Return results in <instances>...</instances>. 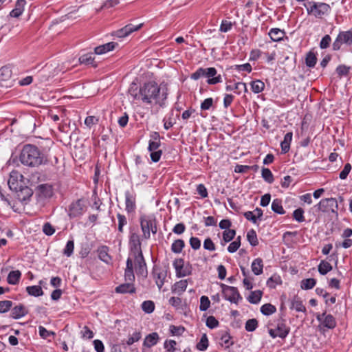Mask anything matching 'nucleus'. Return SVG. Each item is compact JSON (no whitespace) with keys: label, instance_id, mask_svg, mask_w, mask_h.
<instances>
[{"label":"nucleus","instance_id":"obj_29","mask_svg":"<svg viewBox=\"0 0 352 352\" xmlns=\"http://www.w3.org/2000/svg\"><path fill=\"white\" fill-rule=\"evenodd\" d=\"M290 309H295L298 312H306V307L302 303L300 298L298 296H295L291 301Z\"/></svg>","mask_w":352,"mask_h":352},{"label":"nucleus","instance_id":"obj_44","mask_svg":"<svg viewBox=\"0 0 352 352\" xmlns=\"http://www.w3.org/2000/svg\"><path fill=\"white\" fill-rule=\"evenodd\" d=\"M317 62V58L314 53L309 52L307 54L305 58L306 65L309 67H314Z\"/></svg>","mask_w":352,"mask_h":352},{"label":"nucleus","instance_id":"obj_33","mask_svg":"<svg viewBox=\"0 0 352 352\" xmlns=\"http://www.w3.org/2000/svg\"><path fill=\"white\" fill-rule=\"evenodd\" d=\"M21 273L19 270L11 271L7 277V281L10 285H16L20 280Z\"/></svg>","mask_w":352,"mask_h":352},{"label":"nucleus","instance_id":"obj_59","mask_svg":"<svg viewBox=\"0 0 352 352\" xmlns=\"http://www.w3.org/2000/svg\"><path fill=\"white\" fill-rule=\"evenodd\" d=\"M210 305V301L208 298V297L206 296H202L200 298V305H199V309L201 311H206Z\"/></svg>","mask_w":352,"mask_h":352},{"label":"nucleus","instance_id":"obj_35","mask_svg":"<svg viewBox=\"0 0 352 352\" xmlns=\"http://www.w3.org/2000/svg\"><path fill=\"white\" fill-rule=\"evenodd\" d=\"M252 91L254 94H259L265 89V83L260 80H255L250 82Z\"/></svg>","mask_w":352,"mask_h":352},{"label":"nucleus","instance_id":"obj_6","mask_svg":"<svg viewBox=\"0 0 352 352\" xmlns=\"http://www.w3.org/2000/svg\"><path fill=\"white\" fill-rule=\"evenodd\" d=\"M338 201L336 198H325L320 201V202L314 206V208L319 212L323 213H335L338 214Z\"/></svg>","mask_w":352,"mask_h":352},{"label":"nucleus","instance_id":"obj_15","mask_svg":"<svg viewBox=\"0 0 352 352\" xmlns=\"http://www.w3.org/2000/svg\"><path fill=\"white\" fill-rule=\"evenodd\" d=\"M143 25V23L138 25H133L131 23L126 25L122 28H120L114 32L113 36L118 38H124L133 33V32L139 30Z\"/></svg>","mask_w":352,"mask_h":352},{"label":"nucleus","instance_id":"obj_41","mask_svg":"<svg viewBox=\"0 0 352 352\" xmlns=\"http://www.w3.org/2000/svg\"><path fill=\"white\" fill-rule=\"evenodd\" d=\"M184 245L185 243L182 239H177L172 243L171 251L175 254H179L182 251Z\"/></svg>","mask_w":352,"mask_h":352},{"label":"nucleus","instance_id":"obj_2","mask_svg":"<svg viewBox=\"0 0 352 352\" xmlns=\"http://www.w3.org/2000/svg\"><path fill=\"white\" fill-rule=\"evenodd\" d=\"M24 166L38 167L47 162V156L35 145L27 144L23 146L19 156Z\"/></svg>","mask_w":352,"mask_h":352},{"label":"nucleus","instance_id":"obj_30","mask_svg":"<svg viewBox=\"0 0 352 352\" xmlns=\"http://www.w3.org/2000/svg\"><path fill=\"white\" fill-rule=\"evenodd\" d=\"M293 133L292 132L287 133L284 136V140L280 142V146L283 153H286L290 148V144L292 140Z\"/></svg>","mask_w":352,"mask_h":352},{"label":"nucleus","instance_id":"obj_61","mask_svg":"<svg viewBox=\"0 0 352 352\" xmlns=\"http://www.w3.org/2000/svg\"><path fill=\"white\" fill-rule=\"evenodd\" d=\"M219 321L213 316H210L206 319V326L210 329H214L219 326Z\"/></svg>","mask_w":352,"mask_h":352},{"label":"nucleus","instance_id":"obj_7","mask_svg":"<svg viewBox=\"0 0 352 352\" xmlns=\"http://www.w3.org/2000/svg\"><path fill=\"white\" fill-rule=\"evenodd\" d=\"M342 45H352V28L346 31H340L332 44V50L338 51Z\"/></svg>","mask_w":352,"mask_h":352},{"label":"nucleus","instance_id":"obj_60","mask_svg":"<svg viewBox=\"0 0 352 352\" xmlns=\"http://www.w3.org/2000/svg\"><path fill=\"white\" fill-rule=\"evenodd\" d=\"M142 334L140 331H135L127 341L126 344L128 346L132 345L134 342L139 341L141 339Z\"/></svg>","mask_w":352,"mask_h":352},{"label":"nucleus","instance_id":"obj_10","mask_svg":"<svg viewBox=\"0 0 352 352\" xmlns=\"http://www.w3.org/2000/svg\"><path fill=\"white\" fill-rule=\"evenodd\" d=\"M86 210L85 201L79 199L75 202L71 204L69 208V217L70 218H76L80 217Z\"/></svg>","mask_w":352,"mask_h":352},{"label":"nucleus","instance_id":"obj_14","mask_svg":"<svg viewBox=\"0 0 352 352\" xmlns=\"http://www.w3.org/2000/svg\"><path fill=\"white\" fill-rule=\"evenodd\" d=\"M129 245L132 254L142 252V242L138 233L133 231L130 232Z\"/></svg>","mask_w":352,"mask_h":352},{"label":"nucleus","instance_id":"obj_11","mask_svg":"<svg viewBox=\"0 0 352 352\" xmlns=\"http://www.w3.org/2000/svg\"><path fill=\"white\" fill-rule=\"evenodd\" d=\"M8 184L10 186V189L14 188L16 190L17 198L22 203H25L27 201L30 199V198L33 195L32 190L28 186L20 187V189L17 190L16 187L14 186V182H12L11 179H9Z\"/></svg>","mask_w":352,"mask_h":352},{"label":"nucleus","instance_id":"obj_52","mask_svg":"<svg viewBox=\"0 0 352 352\" xmlns=\"http://www.w3.org/2000/svg\"><path fill=\"white\" fill-rule=\"evenodd\" d=\"M142 309L147 314L152 313L155 309V304L151 300L144 301L142 304Z\"/></svg>","mask_w":352,"mask_h":352},{"label":"nucleus","instance_id":"obj_50","mask_svg":"<svg viewBox=\"0 0 352 352\" xmlns=\"http://www.w3.org/2000/svg\"><path fill=\"white\" fill-rule=\"evenodd\" d=\"M208 346V340L206 334H204L200 341L197 344V349L199 351H205Z\"/></svg>","mask_w":352,"mask_h":352},{"label":"nucleus","instance_id":"obj_54","mask_svg":"<svg viewBox=\"0 0 352 352\" xmlns=\"http://www.w3.org/2000/svg\"><path fill=\"white\" fill-rule=\"evenodd\" d=\"M177 342L174 340H166L164 343V348L167 352H175L176 351Z\"/></svg>","mask_w":352,"mask_h":352},{"label":"nucleus","instance_id":"obj_38","mask_svg":"<svg viewBox=\"0 0 352 352\" xmlns=\"http://www.w3.org/2000/svg\"><path fill=\"white\" fill-rule=\"evenodd\" d=\"M318 269L320 274L325 275L329 272L331 271L332 266L329 262L326 261H321V262L318 265Z\"/></svg>","mask_w":352,"mask_h":352},{"label":"nucleus","instance_id":"obj_58","mask_svg":"<svg viewBox=\"0 0 352 352\" xmlns=\"http://www.w3.org/2000/svg\"><path fill=\"white\" fill-rule=\"evenodd\" d=\"M236 231L234 230L228 229L223 232V239L228 243L232 241L235 236Z\"/></svg>","mask_w":352,"mask_h":352},{"label":"nucleus","instance_id":"obj_12","mask_svg":"<svg viewBox=\"0 0 352 352\" xmlns=\"http://www.w3.org/2000/svg\"><path fill=\"white\" fill-rule=\"evenodd\" d=\"M173 266L177 277H184L192 273V266L189 263L184 265V261L182 258L175 259Z\"/></svg>","mask_w":352,"mask_h":352},{"label":"nucleus","instance_id":"obj_18","mask_svg":"<svg viewBox=\"0 0 352 352\" xmlns=\"http://www.w3.org/2000/svg\"><path fill=\"white\" fill-rule=\"evenodd\" d=\"M161 145V142L149 141L148 150L151 152V159L153 162H157L160 161L162 154V151L160 150L159 148Z\"/></svg>","mask_w":352,"mask_h":352},{"label":"nucleus","instance_id":"obj_64","mask_svg":"<svg viewBox=\"0 0 352 352\" xmlns=\"http://www.w3.org/2000/svg\"><path fill=\"white\" fill-rule=\"evenodd\" d=\"M212 104L213 99L212 98H208L201 103L200 108L204 111L209 110L212 107Z\"/></svg>","mask_w":352,"mask_h":352},{"label":"nucleus","instance_id":"obj_31","mask_svg":"<svg viewBox=\"0 0 352 352\" xmlns=\"http://www.w3.org/2000/svg\"><path fill=\"white\" fill-rule=\"evenodd\" d=\"M252 271L255 275H260L263 273V260L257 258L253 261L251 265Z\"/></svg>","mask_w":352,"mask_h":352},{"label":"nucleus","instance_id":"obj_43","mask_svg":"<svg viewBox=\"0 0 352 352\" xmlns=\"http://www.w3.org/2000/svg\"><path fill=\"white\" fill-rule=\"evenodd\" d=\"M316 284V280L314 278H310L307 279H303L300 283V287L302 289H312Z\"/></svg>","mask_w":352,"mask_h":352},{"label":"nucleus","instance_id":"obj_45","mask_svg":"<svg viewBox=\"0 0 352 352\" xmlns=\"http://www.w3.org/2000/svg\"><path fill=\"white\" fill-rule=\"evenodd\" d=\"M261 175H262V177L266 182H267L269 184L273 183L274 176H273L272 171L269 168H263Z\"/></svg>","mask_w":352,"mask_h":352},{"label":"nucleus","instance_id":"obj_13","mask_svg":"<svg viewBox=\"0 0 352 352\" xmlns=\"http://www.w3.org/2000/svg\"><path fill=\"white\" fill-rule=\"evenodd\" d=\"M166 271L162 269L158 265H154L152 270L151 276L154 279L159 290H160L164 284L165 279L166 278Z\"/></svg>","mask_w":352,"mask_h":352},{"label":"nucleus","instance_id":"obj_4","mask_svg":"<svg viewBox=\"0 0 352 352\" xmlns=\"http://www.w3.org/2000/svg\"><path fill=\"white\" fill-rule=\"evenodd\" d=\"M140 223L142 232V239L148 240L151 237V232L153 234L157 233V221L154 215H141L140 217Z\"/></svg>","mask_w":352,"mask_h":352},{"label":"nucleus","instance_id":"obj_34","mask_svg":"<svg viewBox=\"0 0 352 352\" xmlns=\"http://www.w3.org/2000/svg\"><path fill=\"white\" fill-rule=\"evenodd\" d=\"M26 292L30 296L38 297L43 295V291L41 286L33 285L26 287Z\"/></svg>","mask_w":352,"mask_h":352},{"label":"nucleus","instance_id":"obj_51","mask_svg":"<svg viewBox=\"0 0 352 352\" xmlns=\"http://www.w3.org/2000/svg\"><path fill=\"white\" fill-rule=\"evenodd\" d=\"M241 88H243L245 92H248V88L245 82H236L233 86L227 85L226 87V89L228 91L232 90H240Z\"/></svg>","mask_w":352,"mask_h":352},{"label":"nucleus","instance_id":"obj_8","mask_svg":"<svg viewBox=\"0 0 352 352\" xmlns=\"http://www.w3.org/2000/svg\"><path fill=\"white\" fill-rule=\"evenodd\" d=\"M290 332V327L287 326L285 320L283 316L281 315L280 318L277 320V324L275 329H270L269 334L273 338L279 337L280 338H285Z\"/></svg>","mask_w":352,"mask_h":352},{"label":"nucleus","instance_id":"obj_1","mask_svg":"<svg viewBox=\"0 0 352 352\" xmlns=\"http://www.w3.org/2000/svg\"><path fill=\"white\" fill-rule=\"evenodd\" d=\"M129 94L135 100H140L146 104H157L160 107H164L167 99V91H162L155 82L144 83L139 89L136 84L131 85L129 89Z\"/></svg>","mask_w":352,"mask_h":352},{"label":"nucleus","instance_id":"obj_28","mask_svg":"<svg viewBox=\"0 0 352 352\" xmlns=\"http://www.w3.org/2000/svg\"><path fill=\"white\" fill-rule=\"evenodd\" d=\"M109 248L106 245L100 246L97 250L99 258L106 263H109L111 261V257L109 254Z\"/></svg>","mask_w":352,"mask_h":352},{"label":"nucleus","instance_id":"obj_39","mask_svg":"<svg viewBox=\"0 0 352 352\" xmlns=\"http://www.w3.org/2000/svg\"><path fill=\"white\" fill-rule=\"evenodd\" d=\"M276 311V308L274 305L270 303H266L261 306V312L265 316H270Z\"/></svg>","mask_w":352,"mask_h":352},{"label":"nucleus","instance_id":"obj_56","mask_svg":"<svg viewBox=\"0 0 352 352\" xmlns=\"http://www.w3.org/2000/svg\"><path fill=\"white\" fill-rule=\"evenodd\" d=\"M74 249V242L73 240H69L67 242V244L63 250V254L69 257L72 255Z\"/></svg>","mask_w":352,"mask_h":352},{"label":"nucleus","instance_id":"obj_46","mask_svg":"<svg viewBox=\"0 0 352 352\" xmlns=\"http://www.w3.org/2000/svg\"><path fill=\"white\" fill-rule=\"evenodd\" d=\"M117 218L118 221V230L120 233L124 232V226L127 224L126 217L120 213L117 214Z\"/></svg>","mask_w":352,"mask_h":352},{"label":"nucleus","instance_id":"obj_22","mask_svg":"<svg viewBox=\"0 0 352 352\" xmlns=\"http://www.w3.org/2000/svg\"><path fill=\"white\" fill-rule=\"evenodd\" d=\"M160 340L157 333L153 332L147 335L144 340L143 346L146 348H151L156 345Z\"/></svg>","mask_w":352,"mask_h":352},{"label":"nucleus","instance_id":"obj_16","mask_svg":"<svg viewBox=\"0 0 352 352\" xmlns=\"http://www.w3.org/2000/svg\"><path fill=\"white\" fill-rule=\"evenodd\" d=\"M133 255L136 265L137 274L146 276L147 275L146 263L142 252L133 254Z\"/></svg>","mask_w":352,"mask_h":352},{"label":"nucleus","instance_id":"obj_55","mask_svg":"<svg viewBox=\"0 0 352 352\" xmlns=\"http://www.w3.org/2000/svg\"><path fill=\"white\" fill-rule=\"evenodd\" d=\"M12 76V71L8 67H2L0 69V78L3 80L10 79Z\"/></svg>","mask_w":352,"mask_h":352},{"label":"nucleus","instance_id":"obj_25","mask_svg":"<svg viewBox=\"0 0 352 352\" xmlns=\"http://www.w3.org/2000/svg\"><path fill=\"white\" fill-rule=\"evenodd\" d=\"M188 285L187 280H181L176 282L171 288V291L174 294L182 295L186 289Z\"/></svg>","mask_w":352,"mask_h":352},{"label":"nucleus","instance_id":"obj_47","mask_svg":"<svg viewBox=\"0 0 352 352\" xmlns=\"http://www.w3.org/2000/svg\"><path fill=\"white\" fill-rule=\"evenodd\" d=\"M79 61L82 64L85 65H92L94 66H96L94 65V58L92 56V54H86L80 56Z\"/></svg>","mask_w":352,"mask_h":352},{"label":"nucleus","instance_id":"obj_19","mask_svg":"<svg viewBox=\"0 0 352 352\" xmlns=\"http://www.w3.org/2000/svg\"><path fill=\"white\" fill-rule=\"evenodd\" d=\"M125 210L128 214L132 213L136 208L135 196L129 191L125 192Z\"/></svg>","mask_w":352,"mask_h":352},{"label":"nucleus","instance_id":"obj_53","mask_svg":"<svg viewBox=\"0 0 352 352\" xmlns=\"http://www.w3.org/2000/svg\"><path fill=\"white\" fill-rule=\"evenodd\" d=\"M13 302L10 300L0 301V314L8 312L12 307Z\"/></svg>","mask_w":352,"mask_h":352},{"label":"nucleus","instance_id":"obj_3","mask_svg":"<svg viewBox=\"0 0 352 352\" xmlns=\"http://www.w3.org/2000/svg\"><path fill=\"white\" fill-rule=\"evenodd\" d=\"M201 77L208 78L207 83L209 85H216L222 82L221 76L220 74L217 75V71L214 67H200L190 76V78L195 80L199 79Z\"/></svg>","mask_w":352,"mask_h":352},{"label":"nucleus","instance_id":"obj_62","mask_svg":"<svg viewBox=\"0 0 352 352\" xmlns=\"http://www.w3.org/2000/svg\"><path fill=\"white\" fill-rule=\"evenodd\" d=\"M331 38L329 35L327 34L322 37L320 42V47L321 49H327L330 46Z\"/></svg>","mask_w":352,"mask_h":352},{"label":"nucleus","instance_id":"obj_42","mask_svg":"<svg viewBox=\"0 0 352 352\" xmlns=\"http://www.w3.org/2000/svg\"><path fill=\"white\" fill-rule=\"evenodd\" d=\"M282 283L281 278L278 275H273L267 280V286L270 288H275L277 285H280Z\"/></svg>","mask_w":352,"mask_h":352},{"label":"nucleus","instance_id":"obj_24","mask_svg":"<svg viewBox=\"0 0 352 352\" xmlns=\"http://www.w3.org/2000/svg\"><path fill=\"white\" fill-rule=\"evenodd\" d=\"M25 3V0H16L15 8L10 12V16L14 18L21 16L24 10Z\"/></svg>","mask_w":352,"mask_h":352},{"label":"nucleus","instance_id":"obj_40","mask_svg":"<svg viewBox=\"0 0 352 352\" xmlns=\"http://www.w3.org/2000/svg\"><path fill=\"white\" fill-rule=\"evenodd\" d=\"M247 239L250 244L253 247H255L258 244L257 235L256 231L254 229H251L248 232Z\"/></svg>","mask_w":352,"mask_h":352},{"label":"nucleus","instance_id":"obj_21","mask_svg":"<svg viewBox=\"0 0 352 352\" xmlns=\"http://www.w3.org/2000/svg\"><path fill=\"white\" fill-rule=\"evenodd\" d=\"M37 190L40 197L50 198L53 195L52 186L48 184L38 186Z\"/></svg>","mask_w":352,"mask_h":352},{"label":"nucleus","instance_id":"obj_23","mask_svg":"<svg viewBox=\"0 0 352 352\" xmlns=\"http://www.w3.org/2000/svg\"><path fill=\"white\" fill-rule=\"evenodd\" d=\"M124 278L126 281L131 283L135 280L133 260L131 258H128L126 260V267L124 272Z\"/></svg>","mask_w":352,"mask_h":352},{"label":"nucleus","instance_id":"obj_5","mask_svg":"<svg viewBox=\"0 0 352 352\" xmlns=\"http://www.w3.org/2000/svg\"><path fill=\"white\" fill-rule=\"evenodd\" d=\"M307 14L318 19H322L323 16L328 15L331 10V6L323 2L308 1L304 3Z\"/></svg>","mask_w":352,"mask_h":352},{"label":"nucleus","instance_id":"obj_48","mask_svg":"<svg viewBox=\"0 0 352 352\" xmlns=\"http://www.w3.org/2000/svg\"><path fill=\"white\" fill-rule=\"evenodd\" d=\"M169 330L171 336H180L184 332L185 328L182 326L170 325Z\"/></svg>","mask_w":352,"mask_h":352},{"label":"nucleus","instance_id":"obj_37","mask_svg":"<svg viewBox=\"0 0 352 352\" xmlns=\"http://www.w3.org/2000/svg\"><path fill=\"white\" fill-rule=\"evenodd\" d=\"M271 208L272 210L277 214H283L285 213L282 206V201L279 199H275L273 200Z\"/></svg>","mask_w":352,"mask_h":352},{"label":"nucleus","instance_id":"obj_27","mask_svg":"<svg viewBox=\"0 0 352 352\" xmlns=\"http://www.w3.org/2000/svg\"><path fill=\"white\" fill-rule=\"evenodd\" d=\"M115 291L116 293L120 294H133L135 292L134 285L131 282L127 283L121 284L116 287Z\"/></svg>","mask_w":352,"mask_h":352},{"label":"nucleus","instance_id":"obj_63","mask_svg":"<svg viewBox=\"0 0 352 352\" xmlns=\"http://www.w3.org/2000/svg\"><path fill=\"white\" fill-rule=\"evenodd\" d=\"M351 170V165L349 163H346L342 170L340 173L339 177L341 179H346L348 175L349 174L350 171Z\"/></svg>","mask_w":352,"mask_h":352},{"label":"nucleus","instance_id":"obj_20","mask_svg":"<svg viewBox=\"0 0 352 352\" xmlns=\"http://www.w3.org/2000/svg\"><path fill=\"white\" fill-rule=\"evenodd\" d=\"M28 314V310L23 304H19L11 309V317L14 319H19Z\"/></svg>","mask_w":352,"mask_h":352},{"label":"nucleus","instance_id":"obj_32","mask_svg":"<svg viewBox=\"0 0 352 352\" xmlns=\"http://www.w3.org/2000/svg\"><path fill=\"white\" fill-rule=\"evenodd\" d=\"M268 34L273 41H280L283 38L285 32L279 28H272Z\"/></svg>","mask_w":352,"mask_h":352},{"label":"nucleus","instance_id":"obj_36","mask_svg":"<svg viewBox=\"0 0 352 352\" xmlns=\"http://www.w3.org/2000/svg\"><path fill=\"white\" fill-rule=\"evenodd\" d=\"M263 292L261 290L251 292L248 300L252 304H258L262 298Z\"/></svg>","mask_w":352,"mask_h":352},{"label":"nucleus","instance_id":"obj_57","mask_svg":"<svg viewBox=\"0 0 352 352\" xmlns=\"http://www.w3.org/2000/svg\"><path fill=\"white\" fill-rule=\"evenodd\" d=\"M293 218L298 222L305 221L304 210L301 208L296 209L293 212Z\"/></svg>","mask_w":352,"mask_h":352},{"label":"nucleus","instance_id":"obj_9","mask_svg":"<svg viewBox=\"0 0 352 352\" xmlns=\"http://www.w3.org/2000/svg\"><path fill=\"white\" fill-rule=\"evenodd\" d=\"M222 294L226 300L231 303L238 304L239 300H242V296L236 287L229 286L223 283L220 285Z\"/></svg>","mask_w":352,"mask_h":352},{"label":"nucleus","instance_id":"obj_26","mask_svg":"<svg viewBox=\"0 0 352 352\" xmlns=\"http://www.w3.org/2000/svg\"><path fill=\"white\" fill-rule=\"evenodd\" d=\"M118 43L115 42H109L106 44L95 47L94 52L96 54H103L111 50H113Z\"/></svg>","mask_w":352,"mask_h":352},{"label":"nucleus","instance_id":"obj_17","mask_svg":"<svg viewBox=\"0 0 352 352\" xmlns=\"http://www.w3.org/2000/svg\"><path fill=\"white\" fill-rule=\"evenodd\" d=\"M316 318L324 327L327 329H332L336 326V319L331 314L327 315L324 312L322 314H318Z\"/></svg>","mask_w":352,"mask_h":352},{"label":"nucleus","instance_id":"obj_49","mask_svg":"<svg viewBox=\"0 0 352 352\" xmlns=\"http://www.w3.org/2000/svg\"><path fill=\"white\" fill-rule=\"evenodd\" d=\"M258 327V321L255 318L249 319L245 322V328L247 331H254Z\"/></svg>","mask_w":352,"mask_h":352}]
</instances>
